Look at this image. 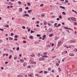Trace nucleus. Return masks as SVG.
Returning <instances> with one entry per match:
<instances>
[{"label":"nucleus","mask_w":77,"mask_h":77,"mask_svg":"<svg viewBox=\"0 0 77 77\" xmlns=\"http://www.w3.org/2000/svg\"><path fill=\"white\" fill-rule=\"evenodd\" d=\"M23 15L24 16H25L26 17H29V15L28 14H25Z\"/></svg>","instance_id":"5"},{"label":"nucleus","mask_w":77,"mask_h":77,"mask_svg":"<svg viewBox=\"0 0 77 77\" xmlns=\"http://www.w3.org/2000/svg\"><path fill=\"white\" fill-rule=\"evenodd\" d=\"M36 26H37V27H40L39 26L38 24L36 25Z\"/></svg>","instance_id":"51"},{"label":"nucleus","mask_w":77,"mask_h":77,"mask_svg":"<svg viewBox=\"0 0 77 77\" xmlns=\"http://www.w3.org/2000/svg\"><path fill=\"white\" fill-rule=\"evenodd\" d=\"M52 34H50L49 35V37H51V36H52Z\"/></svg>","instance_id":"36"},{"label":"nucleus","mask_w":77,"mask_h":77,"mask_svg":"<svg viewBox=\"0 0 77 77\" xmlns=\"http://www.w3.org/2000/svg\"><path fill=\"white\" fill-rule=\"evenodd\" d=\"M48 47H51V45H48Z\"/></svg>","instance_id":"40"},{"label":"nucleus","mask_w":77,"mask_h":77,"mask_svg":"<svg viewBox=\"0 0 77 77\" xmlns=\"http://www.w3.org/2000/svg\"><path fill=\"white\" fill-rule=\"evenodd\" d=\"M17 77H22V75H18L17 76Z\"/></svg>","instance_id":"25"},{"label":"nucleus","mask_w":77,"mask_h":77,"mask_svg":"<svg viewBox=\"0 0 77 77\" xmlns=\"http://www.w3.org/2000/svg\"><path fill=\"white\" fill-rule=\"evenodd\" d=\"M43 24L44 25H46L47 24V22H44Z\"/></svg>","instance_id":"14"},{"label":"nucleus","mask_w":77,"mask_h":77,"mask_svg":"<svg viewBox=\"0 0 77 77\" xmlns=\"http://www.w3.org/2000/svg\"><path fill=\"white\" fill-rule=\"evenodd\" d=\"M9 40H10V41H12V40H13V38L10 37L9 38Z\"/></svg>","instance_id":"15"},{"label":"nucleus","mask_w":77,"mask_h":77,"mask_svg":"<svg viewBox=\"0 0 77 77\" xmlns=\"http://www.w3.org/2000/svg\"><path fill=\"white\" fill-rule=\"evenodd\" d=\"M35 31H33L32 30H31V33H34Z\"/></svg>","instance_id":"22"},{"label":"nucleus","mask_w":77,"mask_h":77,"mask_svg":"<svg viewBox=\"0 0 77 77\" xmlns=\"http://www.w3.org/2000/svg\"><path fill=\"white\" fill-rule=\"evenodd\" d=\"M48 71H51V68H49L48 69Z\"/></svg>","instance_id":"34"},{"label":"nucleus","mask_w":77,"mask_h":77,"mask_svg":"<svg viewBox=\"0 0 77 77\" xmlns=\"http://www.w3.org/2000/svg\"><path fill=\"white\" fill-rule=\"evenodd\" d=\"M7 8H8V9H9V8H10V6H8Z\"/></svg>","instance_id":"54"},{"label":"nucleus","mask_w":77,"mask_h":77,"mask_svg":"<svg viewBox=\"0 0 77 77\" xmlns=\"http://www.w3.org/2000/svg\"><path fill=\"white\" fill-rule=\"evenodd\" d=\"M61 43H62V42L59 41L57 45L58 46H60V45H61Z\"/></svg>","instance_id":"3"},{"label":"nucleus","mask_w":77,"mask_h":77,"mask_svg":"<svg viewBox=\"0 0 77 77\" xmlns=\"http://www.w3.org/2000/svg\"><path fill=\"white\" fill-rule=\"evenodd\" d=\"M52 31V29H49V32H51Z\"/></svg>","instance_id":"26"},{"label":"nucleus","mask_w":77,"mask_h":77,"mask_svg":"<svg viewBox=\"0 0 77 77\" xmlns=\"http://www.w3.org/2000/svg\"><path fill=\"white\" fill-rule=\"evenodd\" d=\"M28 6H30V5H31V4L30 3H28Z\"/></svg>","instance_id":"37"},{"label":"nucleus","mask_w":77,"mask_h":77,"mask_svg":"<svg viewBox=\"0 0 77 77\" xmlns=\"http://www.w3.org/2000/svg\"><path fill=\"white\" fill-rule=\"evenodd\" d=\"M25 9H26L27 10V9H29V7H26L25 8Z\"/></svg>","instance_id":"42"},{"label":"nucleus","mask_w":77,"mask_h":77,"mask_svg":"<svg viewBox=\"0 0 77 77\" xmlns=\"http://www.w3.org/2000/svg\"><path fill=\"white\" fill-rule=\"evenodd\" d=\"M20 50V48H19V47H18L17 48H16V50L17 51H18V50Z\"/></svg>","instance_id":"16"},{"label":"nucleus","mask_w":77,"mask_h":77,"mask_svg":"<svg viewBox=\"0 0 77 77\" xmlns=\"http://www.w3.org/2000/svg\"><path fill=\"white\" fill-rule=\"evenodd\" d=\"M58 60H60V58H59V59H57Z\"/></svg>","instance_id":"60"},{"label":"nucleus","mask_w":77,"mask_h":77,"mask_svg":"<svg viewBox=\"0 0 77 77\" xmlns=\"http://www.w3.org/2000/svg\"><path fill=\"white\" fill-rule=\"evenodd\" d=\"M65 2H66V3H68V0H66L65 1Z\"/></svg>","instance_id":"55"},{"label":"nucleus","mask_w":77,"mask_h":77,"mask_svg":"<svg viewBox=\"0 0 77 77\" xmlns=\"http://www.w3.org/2000/svg\"><path fill=\"white\" fill-rule=\"evenodd\" d=\"M74 54L72 53H71L70 54H69V56H74Z\"/></svg>","instance_id":"11"},{"label":"nucleus","mask_w":77,"mask_h":77,"mask_svg":"<svg viewBox=\"0 0 77 77\" xmlns=\"http://www.w3.org/2000/svg\"><path fill=\"white\" fill-rule=\"evenodd\" d=\"M17 58V57H14V60H15V59H16Z\"/></svg>","instance_id":"43"},{"label":"nucleus","mask_w":77,"mask_h":77,"mask_svg":"<svg viewBox=\"0 0 77 77\" xmlns=\"http://www.w3.org/2000/svg\"><path fill=\"white\" fill-rule=\"evenodd\" d=\"M32 10H28L27 11V12H28V13H31V12H32Z\"/></svg>","instance_id":"8"},{"label":"nucleus","mask_w":77,"mask_h":77,"mask_svg":"<svg viewBox=\"0 0 77 77\" xmlns=\"http://www.w3.org/2000/svg\"><path fill=\"white\" fill-rule=\"evenodd\" d=\"M33 36H30V37H29V38L30 39H32V38H33Z\"/></svg>","instance_id":"20"},{"label":"nucleus","mask_w":77,"mask_h":77,"mask_svg":"<svg viewBox=\"0 0 77 77\" xmlns=\"http://www.w3.org/2000/svg\"><path fill=\"white\" fill-rule=\"evenodd\" d=\"M5 54V56H8V54Z\"/></svg>","instance_id":"48"},{"label":"nucleus","mask_w":77,"mask_h":77,"mask_svg":"<svg viewBox=\"0 0 77 77\" xmlns=\"http://www.w3.org/2000/svg\"><path fill=\"white\" fill-rule=\"evenodd\" d=\"M14 34L13 33H11V35L12 36H13V35H14Z\"/></svg>","instance_id":"58"},{"label":"nucleus","mask_w":77,"mask_h":77,"mask_svg":"<svg viewBox=\"0 0 77 77\" xmlns=\"http://www.w3.org/2000/svg\"><path fill=\"white\" fill-rule=\"evenodd\" d=\"M5 27H9V25H5Z\"/></svg>","instance_id":"19"},{"label":"nucleus","mask_w":77,"mask_h":77,"mask_svg":"<svg viewBox=\"0 0 77 77\" xmlns=\"http://www.w3.org/2000/svg\"><path fill=\"white\" fill-rule=\"evenodd\" d=\"M26 41H23V43H26Z\"/></svg>","instance_id":"57"},{"label":"nucleus","mask_w":77,"mask_h":77,"mask_svg":"<svg viewBox=\"0 0 77 77\" xmlns=\"http://www.w3.org/2000/svg\"><path fill=\"white\" fill-rule=\"evenodd\" d=\"M30 29H28V32H30Z\"/></svg>","instance_id":"46"},{"label":"nucleus","mask_w":77,"mask_h":77,"mask_svg":"<svg viewBox=\"0 0 77 77\" xmlns=\"http://www.w3.org/2000/svg\"><path fill=\"white\" fill-rule=\"evenodd\" d=\"M57 20H59V18H58L57 19Z\"/></svg>","instance_id":"63"},{"label":"nucleus","mask_w":77,"mask_h":77,"mask_svg":"<svg viewBox=\"0 0 77 77\" xmlns=\"http://www.w3.org/2000/svg\"><path fill=\"white\" fill-rule=\"evenodd\" d=\"M42 37L43 38H46V37L45 36V35H44L43 36H42Z\"/></svg>","instance_id":"38"},{"label":"nucleus","mask_w":77,"mask_h":77,"mask_svg":"<svg viewBox=\"0 0 77 77\" xmlns=\"http://www.w3.org/2000/svg\"><path fill=\"white\" fill-rule=\"evenodd\" d=\"M37 55L38 57H40V56H41V54L39 53H38Z\"/></svg>","instance_id":"27"},{"label":"nucleus","mask_w":77,"mask_h":77,"mask_svg":"<svg viewBox=\"0 0 77 77\" xmlns=\"http://www.w3.org/2000/svg\"><path fill=\"white\" fill-rule=\"evenodd\" d=\"M48 26H51V24L49 23H48Z\"/></svg>","instance_id":"33"},{"label":"nucleus","mask_w":77,"mask_h":77,"mask_svg":"<svg viewBox=\"0 0 77 77\" xmlns=\"http://www.w3.org/2000/svg\"><path fill=\"white\" fill-rule=\"evenodd\" d=\"M56 65H57V66H58L59 65V63H56Z\"/></svg>","instance_id":"24"},{"label":"nucleus","mask_w":77,"mask_h":77,"mask_svg":"<svg viewBox=\"0 0 77 77\" xmlns=\"http://www.w3.org/2000/svg\"><path fill=\"white\" fill-rule=\"evenodd\" d=\"M9 3L10 5H13V3H12V2H9Z\"/></svg>","instance_id":"23"},{"label":"nucleus","mask_w":77,"mask_h":77,"mask_svg":"<svg viewBox=\"0 0 77 77\" xmlns=\"http://www.w3.org/2000/svg\"><path fill=\"white\" fill-rule=\"evenodd\" d=\"M0 30H1L2 32H3L4 31V29H0Z\"/></svg>","instance_id":"30"},{"label":"nucleus","mask_w":77,"mask_h":77,"mask_svg":"<svg viewBox=\"0 0 77 77\" xmlns=\"http://www.w3.org/2000/svg\"><path fill=\"white\" fill-rule=\"evenodd\" d=\"M22 28H23V29H26V27L25 26H22Z\"/></svg>","instance_id":"35"},{"label":"nucleus","mask_w":77,"mask_h":77,"mask_svg":"<svg viewBox=\"0 0 77 77\" xmlns=\"http://www.w3.org/2000/svg\"><path fill=\"white\" fill-rule=\"evenodd\" d=\"M22 11H23V9L22 8H20L19 9V12H22Z\"/></svg>","instance_id":"6"},{"label":"nucleus","mask_w":77,"mask_h":77,"mask_svg":"<svg viewBox=\"0 0 77 77\" xmlns=\"http://www.w3.org/2000/svg\"><path fill=\"white\" fill-rule=\"evenodd\" d=\"M60 8H62V9H65V8L64 7H62V6H60Z\"/></svg>","instance_id":"9"},{"label":"nucleus","mask_w":77,"mask_h":77,"mask_svg":"<svg viewBox=\"0 0 77 77\" xmlns=\"http://www.w3.org/2000/svg\"><path fill=\"white\" fill-rule=\"evenodd\" d=\"M48 56H43V57H47Z\"/></svg>","instance_id":"44"},{"label":"nucleus","mask_w":77,"mask_h":77,"mask_svg":"<svg viewBox=\"0 0 77 77\" xmlns=\"http://www.w3.org/2000/svg\"><path fill=\"white\" fill-rule=\"evenodd\" d=\"M57 26V23H55L54 24V27H58V26Z\"/></svg>","instance_id":"7"},{"label":"nucleus","mask_w":77,"mask_h":77,"mask_svg":"<svg viewBox=\"0 0 77 77\" xmlns=\"http://www.w3.org/2000/svg\"><path fill=\"white\" fill-rule=\"evenodd\" d=\"M25 77H27V75H25Z\"/></svg>","instance_id":"64"},{"label":"nucleus","mask_w":77,"mask_h":77,"mask_svg":"<svg viewBox=\"0 0 77 77\" xmlns=\"http://www.w3.org/2000/svg\"><path fill=\"white\" fill-rule=\"evenodd\" d=\"M37 37H40V36H41V35H39V34H37Z\"/></svg>","instance_id":"31"},{"label":"nucleus","mask_w":77,"mask_h":77,"mask_svg":"<svg viewBox=\"0 0 77 77\" xmlns=\"http://www.w3.org/2000/svg\"><path fill=\"white\" fill-rule=\"evenodd\" d=\"M18 4H19V5H21V2L19 1L18 2Z\"/></svg>","instance_id":"12"},{"label":"nucleus","mask_w":77,"mask_h":77,"mask_svg":"<svg viewBox=\"0 0 77 77\" xmlns=\"http://www.w3.org/2000/svg\"><path fill=\"white\" fill-rule=\"evenodd\" d=\"M71 20L73 21H76V18L74 17H71L70 18Z\"/></svg>","instance_id":"1"},{"label":"nucleus","mask_w":77,"mask_h":77,"mask_svg":"<svg viewBox=\"0 0 77 77\" xmlns=\"http://www.w3.org/2000/svg\"><path fill=\"white\" fill-rule=\"evenodd\" d=\"M70 42H72V43L75 42V41H74V40H71Z\"/></svg>","instance_id":"17"},{"label":"nucleus","mask_w":77,"mask_h":77,"mask_svg":"<svg viewBox=\"0 0 77 77\" xmlns=\"http://www.w3.org/2000/svg\"><path fill=\"white\" fill-rule=\"evenodd\" d=\"M31 63L32 64H34V65H35V64H36V62H34V61H32L31 62Z\"/></svg>","instance_id":"4"},{"label":"nucleus","mask_w":77,"mask_h":77,"mask_svg":"<svg viewBox=\"0 0 77 77\" xmlns=\"http://www.w3.org/2000/svg\"><path fill=\"white\" fill-rule=\"evenodd\" d=\"M74 51H75V52H77V49H74L73 50Z\"/></svg>","instance_id":"13"},{"label":"nucleus","mask_w":77,"mask_h":77,"mask_svg":"<svg viewBox=\"0 0 77 77\" xmlns=\"http://www.w3.org/2000/svg\"><path fill=\"white\" fill-rule=\"evenodd\" d=\"M12 58V55H11L9 56V59H11V58Z\"/></svg>","instance_id":"32"},{"label":"nucleus","mask_w":77,"mask_h":77,"mask_svg":"<svg viewBox=\"0 0 77 77\" xmlns=\"http://www.w3.org/2000/svg\"><path fill=\"white\" fill-rule=\"evenodd\" d=\"M59 17L60 18V19H61V18H62V16L61 15Z\"/></svg>","instance_id":"47"},{"label":"nucleus","mask_w":77,"mask_h":77,"mask_svg":"<svg viewBox=\"0 0 77 77\" xmlns=\"http://www.w3.org/2000/svg\"><path fill=\"white\" fill-rule=\"evenodd\" d=\"M47 52H45L44 54H43L45 56H46V55H47Z\"/></svg>","instance_id":"18"},{"label":"nucleus","mask_w":77,"mask_h":77,"mask_svg":"<svg viewBox=\"0 0 77 77\" xmlns=\"http://www.w3.org/2000/svg\"><path fill=\"white\" fill-rule=\"evenodd\" d=\"M45 74H47V73H48V72L47 71H45Z\"/></svg>","instance_id":"52"},{"label":"nucleus","mask_w":77,"mask_h":77,"mask_svg":"<svg viewBox=\"0 0 77 77\" xmlns=\"http://www.w3.org/2000/svg\"><path fill=\"white\" fill-rule=\"evenodd\" d=\"M45 60V59H44V57H42L40 58L39 59V61H41H41L44 60Z\"/></svg>","instance_id":"2"},{"label":"nucleus","mask_w":77,"mask_h":77,"mask_svg":"<svg viewBox=\"0 0 77 77\" xmlns=\"http://www.w3.org/2000/svg\"><path fill=\"white\" fill-rule=\"evenodd\" d=\"M10 51L11 53H13V51H12V50H10Z\"/></svg>","instance_id":"39"},{"label":"nucleus","mask_w":77,"mask_h":77,"mask_svg":"<svg viewBox=\"0 0 77 77\" xmlns=\"http://www.w3.org/2000/svg\"><path fill=\"white\" fill-rule=\"evenodd\" d=\"M62 14L63 15H66V13L64 11L62 12Z\"/></svg>","instance_id":"10"},{"label":"nucleus","mask_w":77,"mask_h":77,"mask_svg":"<svg viewBox=\"0 0 77 77\" xmlns=\"http://www.w3.org/2000/svg\"><path fill=\"white\" fill-rule=\"evenodd\" d=\"M58 69H59V71H60V72L61 71V69H60V68H58Z\"/></svg>","instance_id":"41"},{"label":"nucleus","mask_w":77,"mask_h":77,"mask_svg":"<svg viewBox=\"0 0 77 77\" xmlns=\"http://www.w3.org/2000/svg\"><path fill=\"white\" fill-rule=\"evenodd\" d=\"M37 24H39V21H37Z\"/></svg>","instance_id":"59"},{"label":"nucleus","mask_w":77,"mask_h":77,"mask_svg":"<svg viewBox=\"0 0 77 77\" xmlns=\"http://www.w3.org/2000/svg\"><path fill=\"white\" fill-rule=\"evenodd\" d=\"M74 24H75V25H77V23L76 22H75L74 23Z\"/></svg>","instance_id":"62"},{"label":"nucleus","mask_w":77,"mask_h":77,"mask_svg":"<svg viewBox=\"0 0 77 77\" xmlns=\"http://www.w3.org/2000/svg\"><path fill=\"white\" fill-rule=\"evenodd\" d=\"M44 16H45V14H41V17H44Z\"/></svg>","instance_id":"28"},{"label":"nucleus","mask_w":77,"mask_h":77,"mask_svg":"<svg viewBox=\"0 0 77 77\" xmlns=\"http://www.w3.org/2000/svg\"><path fill=\"white\" fill-rule=\"evenodd\" d=\"M52 72H54V70L52 69Z\"/></svg>","instance_id":"45"},{"label":"nucleus","mask_w":77,"mask_h":77,"mask_svg":"<svg viewBox=\"0 0 77 77\" xmlns=\"http://www.w3.org/2000/svg\"><path fill=\"white\" fill-rule=\"evenodd\" d=\"M43 4H41V5H40V6L41 7V6H43Z\"/></svg>","instance_id":"50"},{"label":"nucleus","mask_w":77,"mask_h":77,"mask_svg":"<svg viewBox=\"0 0 77 77\" xmlns=\"http://www.w3.org/2000/svg\"><path fill=\"white\" fill-rule=\"evenodd\" d=\"M75 2H77V0H74Z\"/></svg>","instance_id":"56"},{"label":"nucleus","mask_w":77,"mask_h":77,"mask_svg":"<svg viewBox=\"0 0 77 77\" xmlns=\"http://www.w3.org/2000/svg\"><path fill=\"white\" fill-rule=\"evenodd\" d=\"M32 19V20H35V18L34 17H33Z\"/></svg>","instance_id":"61"},{"label":"nucleus","mask_w":77,"mask_h":77,"mask_svg":"<svg viewBox=\"0 0 77 77\" xmlns=\"http://www.w3.org/2000/svg\"><path fill=\"white\" fill-rule=\"evenodd\" d=\"M5 64H8V62H5Z\"/></svg>","instance_id":"53"},{"label":"nucleus","mask_w":77,"mask_h":77,"mask_svg":"<svg viewBox=\"0 0 77 77\" xmlns=\"http://www.w3.org/2000/svg\"><path fill=\"white\" fill-rule=\"evenodd\" d=\"M30 56H31V57H35V55L34 54H32L30 55Z\"/></svg>","instance_id":"21"},{"label":"nucleus","mask_w":77,"mask_h":77,"mask_svg":"<svg viewBox=\"0 0 77 77\" xmlns=\"http://www.w3.org/2000/svg\"><path fill=\"white\" fill-rule=\"evenodd\" d=\"M14 37L15 38H18V36H17V35H15V36H14Z\"/></svg>","instance_id":"29"},{"label":"nucleus","mask_w":77,"mask_h":77,"mask_svg":"<svg viewBox=\"0 0 77 77\" xmlns=\"http://www.w3.org/2000/svg\"><path fill=\"white\" fill-rule=\"evenodd\" d=\"M57 39H58V38H57V37H56L55 40H57Z\"/></svg>","instance_id":"49"}]
</instances>
